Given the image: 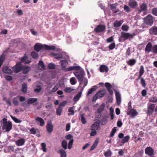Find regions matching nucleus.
Masks as SVG:
<instances>
[{"mask_svg":"<svg viewBox=\"0 0 157 157\" xmlns=\"http://www.w3.org/2000/svg\"><path fill=\"white\" fill-rule=\"evenodd\" d=\"M135 35V33L130 34L128 33L122 32L121 33V37L119 39V41L120 42H122L129 38L132 39Z\"/></svg>","mask_w":157,"mask_h":157,"instance_id":"obj_1","label":"nucleus"},{"mask_svg":"<svg viewBox=\"0 0 157 157\" xmlns=\"http://www.w3.org/2000/svg\"><path fill=\"white\" fill-rule=\"evenodd\" d=\"M10 117L13 121L16 123H20L21 122V121L18 120L16 117H14L12 116H10Z\"/></svg>","mask_w":157,"mask_h":157,"instance_id":"obj_55","label":"nucleus"},{"mask_svg":"<svg viewBox=\"0 0 157 157\" xmlns=\"http://www.w3.org/2000/svg\"><path fill=\"white\" fill-rule=\"evenodd\" d=\"M81 117V120L82 122V123L83 124H85L86 123V119L84 115L83 114H81L80 115Z\"/></svg>","mask_w":157,"mask_h":157,"instance_id":"obj_46","label":"nucleus"},{"mask_svg":"<svg viewBox=\"0 0 157 157\" xmlns=\"http://www.w3.org/2000/svg\"><path fill=\"white\" fill-rule=\"evenodd\" d=\"M129 27L127 25H122L121 27V29L122 30L127 31L129 29Z\"/></svg>","mask_w":157,"mask_h":157,"instance_id":"obj_58","label":"nucleus"},{"mask_svg":"<svg viewBox=\"0 0 157 157\" xmlns=\"http://www.w3.org/2000/svg\"><path fill=\"white\" fill-rule=\"evenodd\" d=\"M75 70L76 71H79L82 70L80 66H74L72 67H70L67 68L66 69V72L71 71L72 70Z\"/></svg>","mask_w":157,"mask_h":157,"instance_id":"obj_10","label":"nucleus"},{"mask_svg":"<svg viewBox=\"0 0 157 157\" xmlns=\"http://www.w3.org/2000/svg\"><path fill=\"white\" fill-rule=\"evenodd\" d=\"M116 127H114L112 130L111 133L110 135V136L111 137H113L116 132Z\"/></svg>","mask_w":157,"mask_h":157,"instance_id":"obj_49","label":"nucleus"},{"mask_svg":"<svg viewBox=\"0 0 157 157\" xmlns=\"http://www.w3.org/2000/svg\"><path fill=\"white\" fill-rule=\"evenodd\" d=\"M99 126V123L97 121L95 122L92 125L91 130H96L98 129Z\"/></svg>","mask_w":157,"mask_h":157,"instance_id":"obj_22","label":"nucleus"},{"mask_svg":"<svg viewBox=\"0 0 157 157\" xmlns=\"http://www.w3.org/2000/svg\"><path fill=\"white\" fill-rule=\"evenodd\" d=\"M41 146L42 147V149L43 151L46 152V149L45 144L44 143H42L41 144Z\"/></svg>","mask_w":157,"mask_h":157,"instance_id":"obj_60","label":"nucleus"},{"mask_svg":"<svg viewBox=\"0 0 157 157\" xmlns=\"http://www.w3.org/2000/svg\"><path fill=\"white\" fill-rule=\"evenodd\" d=\"M130 110V111L127 113V114H130L132 117H133L138 115V113L135 109H131Z\"/></svg>","mask_w":157,"mask_h":157,"instance_id":"obj_18","label":"nucleus"},{"mask_svg":"<svg viewBox=\"0 0 157 157\" xmlns=\"http://www.w3.org/2000/svg\"><path fill=\"white\" fill-rule=\"evenodd\" d=\"M144 73V69L143 65L140 66V69L139 71V75L138 77V79L139 80L141 78Z\"/></svg>","mask_w":157,"mask_h":157,"instance_id":"obj_25","label":"nucleus"},{"mask_svg":"<svg viewBox=\"0 0 157 157\" xmlns=\"http://www.w3.org/2000/svg\"><path fill=\"white\" fill-rule=\"evenodd\" d=\"M3 125V129H5L6 132L9 131L12 128V124L10 121H7V119L3 118L2 119Z\"/></svg>","mask_w":157,"mask_h":157,"instance_id":"obj_2","label":"nucleus"},{"mask_svg":"<svg viewBox=\"0 0 157 157\" xmlns=\"http://www.w3.org/2000/svg\"><path fill=\"white\" fill-rule=\"evenodd\" d=\"M39 69L42 70H44L45 67L43 62L42 61H40L39 63Z\"/></svg>","mask_w":157,"mask_h":157,"instance_id":"obj_40","label":"nucleus"},{"mask_svg":"<svg viewBox=\"0 0 157 157\" xmlns=\"http://www.w3.org/2000/svg\"><path fill=\"white\" fill-rule=\"evenodd\" d=\"M73 141L74 140L73 139L70 140L69 141L68 143V148L69 149H70L72 148Z\"/></svg>","mask_w":157,"mask_h":157,"instance_id":"obj_52","label":"nucleus"},{"mask_svg":"<svg viewBox=\"0 0 157 157\" xmlns=\"http://www.w3.org/2000/svg\"><path fill=\"white\" fill-rule=\"evenodd\" d=\"M117 3L110 5V9L114 13H117L119 11L118 9H117Z\"/></svg>","mask_w":157,"mask_h":157,"instance_id":"obj_13","label":"nucleus"},{"mask_svg":"<svg viewBox=\"0 0 157 157\" xmlns=\"http://www.w3.org/2000/svg\"><path fill=\"white\" fill-rule=\"evenodd\" d=\"M27 86L26 83H24L22 84L21 90L22 92L24 93H26L27 92Z\"/></svg>","mask_w":157,"mask_h":157,"instance_id":"obj_38","label":"nucleus"},{"mask_svg":"<svg viewBox=\"0 0 157 157\" xmlns=\"http://www.w3.org/2000/svg\"><path fill=\"white\" fill-rule=\"evenodd\" d=\"M22 66H21V63L18 62L12 67V69L15 73H18L22 70Z\"/></svg>","mask_w":157,"mask_h":157,"instance_id":"obj_8","label":"nucleus"},{"mask_svg":"<svg viewBox=\"0 0 157 157\" xmlns=\"http://www.w3.org/2000/svg\"><path fill=\"white\" fill-rule=\"evenodd\" d=\"M99 142V138H96V140H95L93 144V146L94 147H96L97 146L98 143Z\"/></svg>","mask_w":157,"mask_h":157,"instance_id":"obj_62","label":"nucleus"},{"mask_svg":"<svg viewBox=\"0 0 157 157\" xmlns=\"http://www.w3.org/2000/svg\"><path fill=\"white\" fill-rule=\"evenodd\" d=\"M56 48L54 46H49L47 45H44V49L47 50H55Z\"/></svg>","mask_w":157,"mask_h":157,"instance_id":"obj_34","label":"nucleus"},{"mask_svg":"<svg viewBox=\"0 0 157 157\" xmlns=\"http://www.w3.org/2000/svg\"><path fill=\"white\" fill-rule=\"evenodd\" d=\"M37 101V99L36 98H31L28 99L27 103L28 104H29L36 102Z\"/></svg>","mask_w":157,"mask_h":157,"instance_id":"obj_31","label":"nucleus"},{"mask_svg":"<svg viewBox=\"0 0 157 157\" xmlns=\"http://www.w3.org/2000/svg\"><path fill=\"white\" fill-rule=\"evenodd\" d=\"M99 70L101 72L106 73L108 71L109 69L108 66L102 64L100 66Z\"/></svg>","mask_w":157,"mask_h":157,"instance_id":"obj_11","label":"nucleus"},{"mask_svg":"<svg viewBox=\"0 0 157 157\" xmlns=\"http://www.w3.org/2000/svg\"><path fill=\"white\" fill-rule=\"evenodd\" d=\"M61 63V66L62 69L63 70H64L65 71H66V69L67 68H66V65L67 64V61L66 60H62L60 61Z\"/></svg>","mask_w":157,"mask_h":157,"instance_id":"obj_29","label":"nucleus"},{"mask_svg":"<svg viewBox=\"0 0 157 157\" xmlns=\"http://www.w3.org/2000/svg\"><path fill=\"white\" fill-rule=\"evenodd\" d=\"M112 153L109 149L107 150L104 153V155L105 157H109L112 155Z\"/></svg>","mask_w":157,"mask_h":157,"instance_id":"obj_39","label":"nucleus"},{"mask_svg":"<svg viewBox=\"0 0 157 157\" xmlns=\"http://www.w3.org/2000/svg\"><path fill=\"white\" fill-rule=\"evenodd\" d=\"M81 96V92H79L77 95L74 97V101H77L79 100Z\"/></svg>","mask_w":157,"mask_h":157,"instance_id":"obj_44","label":"nucleus"},{"mask_svg":"<svg viewBox=\"0 0 157 157\" xmlns=\"http://www.w3.org/2000/svg\"><path fill=\"white\" fill-rule=\"evenodd\" d=\"M140 79L141 84L142 85V86H143V87H145V86H146V84L145 81V80H144V79L143 78H142L141 77L140 78Z\"/></svg>","mask_w":157,"mask_h":157,"instance_id":"obj_54","label":"nucleus"},{"mask_svg":"<svg viewBox=\"0 0 157 157\" xmlns=\"http://www.w3.org/2000/svg\"><path fill=\"white\" fill-rule=\"evenodd\" d=\"M70 82L71 85H75L76 83L75 82V78L74 77L71 78L70 79Z\"/></svg>","mask_w":157,"mask_h":157,"instance_id":"obj_63","label":"nucleus"},{"mask_svg":"<svg viewBox=\"0 0 157 157\" xmlns=\"http://www.w3.org/2000/svg\"><path fill=\"white\" fill-rule=\"evenodd\" d=\"M46 130L47 132L49 133H51L53 130V125L52 124L51 122H48L47 123L46 126Z\"/></svg>","mask_w":157,"mask_h":157,"instance_id":"obj_14","label":"nucleus"},{"mask_svg":"<svg viewBox=\"0 0 157 157\" xmlns=\"http://www.w3.org/2000/svg\"><path fill=\"white\" fill-rule=\"evenodd\" d=\"M130 139V136H127L124 137L122 140L121 142L123 144L127 143L128 142Z\"/></svg>","mask_w":157,"mask_h":157,"instance_id":"obj_37","label":"nucleus"},{"mask_svg":"<svg viewBox=\"0 0 157 157\" xmlns=\"http://www.w3.org/2000/svg\"><path fill=\"white\" fill-rule=\"evenodd\" d=\"M12 101L14 105H18V103L17 101V98H14Z\"/></svg>","mask_w":157,"mask_h":157,"instance_id":"obj_61","label":"nucleus"},{"mask_svg":"<svg viewBox=\"0 0 157 157\" xmlns=\"http://www.w3.org/2000/svg\"><path fill=\"white\" fill-rule=\"evenodd\" d=\"M151 51H152V52L155 54H157V45H155L152 47Z\"/></svg>","mask_w":157,"mask_h":157,"instance_id":"obj_51","label":"nucleus"},{"mask_svg":"<svg viewBox=\"0 0 157 157\" xmlns=\"http://www.w3.org/2000/svg\"><path fill=\"white\" fill-rule=\"evenodd\" d=\"M107 122V119L106 117H104L100 121L101 124L102 125H104L106 124Z\"/></svg>","mask_w":157,"mask_h":157,"instance_id":"obj_45","label":"nucleus"},{"mask_svg":"<svg viewBox=\"0 0 157 157\" xmlns=\"http://www.w3.org/2000/svg\"><path fill=\"white\" fill-rule=\"evenodd\" d=\"M152 14L156 16H157V8H154L152 10Z\"/></svg>","mask_w":157,"mask_h":157,"instance_id":"obj_64","label":"nucleus"},{"mask_svg":"<svg viewBox=\"0 0 157 157\" xmlns=\"http://www.w3.org/2000/svg\"><path fill=\"white\" fill-rule=\"evenodd\" d=\"M106 93L105 90H101L98 91L96 94V95L98 97V98H100L103 97Z\"/></svg>","mask_w":157,"mask_h":157,"instance_id":"obj_20","label":"nucleus"},{"mask_svg":"<svg viewBox=\"0 0 157 157\" xmlns=\"http://www.w3.org/2000/svg\"><path fill=\"white\" fill-rule=\"evenodd\" d=\"M48 67L50 69H54L55 68V65L53 63H51L48 64Z\"/></svg>","mask_w":157,"mask_h":157,"instance_id":"obj_56","label":"nucleus"},{"mask_svg":"<svg viewBox=\"0 0 157 157\" xmlns=\"http://www.w3.org/2000/svg\"><path fill=\"white\" fill-rule=\"evenodd\" d=\"M149 102L152 103H156L157 102V97L152 96L149 99Z\"/></svg>","mask_w":157,"mask_h":157,"instance_id":"obj_35","label":"nucleus"},{"mask_svg":"<svg viewBox=\"0 0 157 157\" xmlns=\"http://www.w3.org/2000/svg\"><path fill=\"white\" fill-rule=\"evenodd\" d=\"M105 107L104 103L102 104L97 109V112L98 113H101V112L103 110Z\"/></svg>","mask_w":157,"mask_h":157,"instance_id":"obj_32","label":"nucleus"},{"mask_svg":"<svg viewBox=\"0 0 157 157\" xmlns=\"http://www.w3.org/2000/svg\"><path fill=\"white\" fill-rule=\"evenodd\" d=\"M123 22V21L121 20L119 21H115L113 23V26L116 28L119 27L121 26Z\"/></svg>","mask_w":157,"mask_h":157,"instance_id":"obj_30","label":"nucleus"},{"mask_svg":"<svg viewBox=\"0 0 157 157\" xmlns=\"http://www.w3.org/2000/svg\"><path fill=\"white\" fill-rule=\"evenodd\" d=\"M149 33L152 35H157V27L154 26L151 27L149 30Z\"/></svg>","mask_w":157,"mask_h":157,"instance_id":"obj_9","label":"nucleus"},{"mask_svg":"<svg viewBox=\"0 0 157 157\" xmlns=\"http://www.w3.org/2000/svg\"><path fill=\"white\" fill-rule=\"evenodd\" d=\"M129 6L132 8H135L137 6L136 2L135 0H131L129 3Z\"/></svg>","mask_w":157,"mask_h":157,"instance_id":"obj_26","label":"nucleus"},{"mask_svg":"<svg viewBox=\"0 0 157 157\" xmlns=\"http://www.w3.org/2000/svg\"><path fill=\"white\" fill-rule=\"evenodd\" d=\"M115 95L117 104L119 105L120 104L121 102V95L120 93L118 92H116Z\"/></svg>","mask_w":157,"mask_h":157,"instance_id":"obj_21","label":"nucleus"},{"mask_svg":"<svg viewBox=\"0 0 157 157\" xmlns=\"http://www.w3.org/2000/svg\"><path fill=\"white\" fill-rule=\"evenodd\" d=\"M147 8V6L146 4L143 3L141 4L140 6V10L138 11L139 13H140L142 11H145Z\"/></svg>","mask_w":157,"mask_h":157,"instance_id":"obj_23","label":"nucleus"},{"mask_svg":"<svg viewBox=\"0 0 157 157\" xmlns=\"http://www.w3.org/2000/svg\"><path fill=\"white\" fill-rule=\"evenodd\" d=\"M5 58V56L3 54H2L0 57V68Z\"/></svg>","mask_w":157,"mask_h":157,"instance_id":"obj_47","label":"nucleus"},{"mask_svg":"<svg viewBox=\"0 0 157 157\" xmlns=\"http://www.w3.org/2000/svg\"><path fill=\"white\" fill-rule=\"evenodd\" d=\"M55 58L56 59H60L62 58V55L60 53H58L55 55Z\"/></svg>","mask_w":157,"mask_h":157,"instance_id":"obj_57","label":"nucleus"},{"mask_svg":"<svg viewBox=\"0 0 157 157\" xmlns=\"http://www.w3.org/2000/svg\"><path fill=\"white\" fill-rule=\"evenodd\" d=\"M2 71L4 73L8 74H11L12 73V71L8 66L4 67H3Z\"/></svg>","mask_w":157,"mask_h":157,"instance_id":"obj_19","label":"nucleus"},{"mask_svg":"<svg viewBox=\"0 0 157 157\" xmlns=\"http://www.w3.org/2000/svg\"><path fill=\"white\" fill-rule=\"evenodd\" d=\"M28 57L26 54H25L23 57L21 59V63H25V64H28L31 62V61L27 60Z\"/></svg>","mask_w":157,"mask_h":157,"instance_id":"obj_24","label":"nucleus"},{"mask_svg":"<svg viewBox=\"0 0 157 157\" xmlns=\"http://www.w3.org/2000/svg\"><path fill=\"white\" fill-rule=\"evenodd\" d=\"M155 105L152 103L148 104L147 106V110L146 113L147 116L151 115L155 111Z\"/></svg>","mask_w":157,"mask_h":157,"instance_id":"obj_4","label":"nucleus"},{"mask_svg":"<svg viewBox=\"0 0 157 157\" xmlns=\"http://www.w3.org/2000/svg\"><path fill=\"white\" fill-rule=\"evenodd\" d=\"M105 85L110 95H113V92L111 90L112 86L111 84L109 83L106 82L105 84Z\"/></svg>","mask_w":157,"mask_h":157,"instance_id":"obj_17","label":"nucleus"},{"mask_svg":"<svg viewBox=\"0 0 157 157\" xmlns=\"http://www.w3.org/2000/svg\"><path fill=\"white\" fill-rule=\"evenodd\" d=\"M116 46V44L115 43H112L110 44L108 48L109 50H112L114 49Z\"/></svg>","mask_w":157,"mask_h":157,"instance_id":"obj_53","label":"nucleus"},{"mask_svg":"<svg viewBox=\"0 0 157 157\" xmlns=\"http://www.w3.org/2000/svg\"><path fill=\"white\" fill-rule=\"evenodd\" d=\"M25 140L23 138H21L17 140L16 141V144L18 146H20L24 145Z\"/></svg>","mask_w":157,"mask_h":157,"instance_id":"obj_16","label":"nucleus"},{"mask_svg":"<svg viewBox=\"0 0 157 157\" xmlns=\"http://www.w3.org/2000/svg\"><path fill=\"white\" fill-rule=\"evenodd\" d=\"M22 70L23 73L26 74L30 71V68L29 67L22 66Z\"/></svg>","mask_w":157,"mask_h":157,"instance_id":"obj_27","label":"nucleus"},{"mask_svg":"<svg viewBox=\"0 0 157 157\" xmlns=\"http://www.w3.org/2000/svg\"><path fill=\"white\" fill-rule=\"evenodd\" d=\"M152 47L151 43L150 42H149L146 45L145 50V52H146L149 53L151 52Z\"/></svg>","mask_w":157,"mask_h":157,"instance_id":"obj_15","label":"nucleus"},{"mask_svg":"<svg viewBox=\"0 0 157 157\" xmlns=\"http://www.w3.org/2000/svg\"><path fill=\"white\" fill-rule=\"evenodd\" d=\"M105 29V25H99L94 29V31L96 33H101L104 31Z\"/></svg>","mask_w":157,"mask_h":157,"instance_id":"obj_7","label":"nucleus"},{"mask_svg":"<svg viewBox=\"0 0 157 157\" xmlns=\"http://www.w3.org/2000/svg\"><path fill=\"white\" fill-rule=\"evenodd\" d=\"M31 55L32 57L34 59H36L38 57V54L35 51L32 52Z\"/></svg>","mask_w":157,"mask_h":157,"instance_id":"obj_48","label":"nucleus"},{"mask_svg":"<svg viewBox=\"0 0 157 157\" xmlns=\"http://www.w3.org/2000/svg\"><path fill=\"white\" fill-rule=\"evenodd\" d=\"M67 103V101H64L63 102L60 103L59 106V107L62 108V107L64 106Z\"/></svg>","mask_w":157,"mask_h":157,"instance_id":"obj_59","label":"nucleus"},{"mask_svg":"<svg viewBox=\"0 0 157 157\" xmlns=\"http://www.w3.org/2000/svg\"><path fill=\"white\" fill-rule=\"evenodd\" d=\"M73 90V89L71 87H66L64 89V91L66 93H69L72 92Z\"/></svg>","mask_w":157,"mask_h":157,"instance_id":"obj_50","label":"nucleus"},{"mask_svg":"<svg viewBox=\"0 0 157 157\" xmlns=\"http://www.w3.org/2000/svg\"><path fill=\"white\" fill-rule=\"evenodd\" d=\"M61 146L64 149H67V141L65 140H63L61 143Z\"/></svg>","mask_w":157,"mask_h":157,"instance_id":"obj_41","label":"nucleus"},{"mask_svg":"<svg viewBox=\"0 0 157 157\" xmlns=\"http://www.w3.org/2000/svg\"><path fill=\"white\" fill-rule=\"evenodd\" d=\"M154 152L153 149L150 147H147L145 150V153L150 157H153L154 155Z\"/></svg>","mask_w":157,"mask_h":157,"instance_id":"obj_6","label":"nucleus"},{"mask_svg":"<svg viewBox=\"0 0 157 157\" xmlns=\"http://www.w3.org/2000/svg\"><path fill=\"white\" fill-rule=\"evenodd\" d=\"M96 86H93L92 88L89 89L87 94V96H89V95L91 94L94 91L96 90V88H95Z\"/></svg>","mask_w":157,"mask_h":157,"instance_id":"obj_36","label":"nucleus"},{"mask_svg":"<svg viewBox=\"0 0 157 157\" xmlns=\"http://www.w3.org/2000/svg\"><path fill=\"white\" fill-rule=\"evenodd\" d=\"M42 48L44 49V45L40 43H36L34 45V49L37 52H39Z\"/></svg>","mask_w":157,"mask_h":157,"instance_id":"obj_12","label":"nucleus"},{"mask_svg":"<svg viewBox=\"0 0 157 157\" xmlns=\"http://www.w3.org/2000/svg\"><path fill=\"white\" fill-rule=\"evenodd\" d=\"M153 21L154 18L151 15H148L144 18V23L146 25L151 26L153 24Z\"/></svg>","mask_w":157,"mask_h":157,"instance_id":"obj_5","label":"nucleus"},{"mask_svg":"<svg viewBox=\"0 0 157 157\" xmlns=\"http://www.w3.org/2000/svg\"><path fill=\"white\" fill-rule=\"evenodd\" d=\"M63 109L62 108H60V107H58L56 109V114L57 115L60 116L62 112Z\"/></svg>","mask_w":157,"mask_h":157,"instance_id":"obj_42","label":"nucleus"},{"mask_svg":"<svg viewBox=\"0 0 157 157\" xmlns=\"http://www.w3.org/2000/svg\"><path fill=\"white\" fill-rule=\"evenodd\" d=\"M136 62V61L135 59H130L128 62V65L132 66Z\"/></svg>","mask_w":157,"mask_h":157,"instance_id":"obj_43","label":"nucleus"},{"mask_svg":"<svg viewBox=\"0 0 157 157\" xmlns=\"http://www.w3.org/2000/svg\"><path fill=\"white\" fill-rule=\"evenodd\" d=\"M73 73L78 80V82H80V84H81L85 78L84 75L85 74L82 70H80L79 71H74Z\"/></svg>","mask_w":157,"mask_h":157,"instance_id":"obj_3","label":"nucleus"},{"mask_svg":"<svg viewBox=\"0 0 157 157\" xmlns=\"http://www.w3.org/2000/svg\"><path fill=\"white\" fill-rule=\"evenodd\" d=\"M60 153V157H66L67 154L65 151L62 149L59 150V153Z\"/></svg>","mask_w":157,"mask_h":157,"instance_id":"obj_33","label":"nucleus"},{"mask_svg":"<svg viewBox=\"0 0 157 157\" xmlns=\"http://www.w3.org/2000/svg\"><path fill=\"white\" fill-rule=\"evenodd\" d=\"M36 121H39L40 122V125L41 126H43L44 125L45 122L43 119L40 117H37L35 119Z\"/></svg>","mask_w":157,"mask_h":157,"instance_id":"obj_28","label":"nucleus"}]
</instances>
